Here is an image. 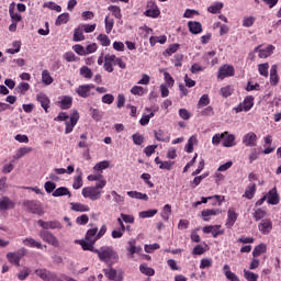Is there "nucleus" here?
I'll list each match as a JSON object with an SVG mask.
<instances>
[{
	"label": "nucleus",
	"mask_w": 281,
	"mask_h": 281,
	"mask_svg": "<svg viewBox=\"0 0 281 281\" xmlns=\"http://www.w3.org/2000/svg\"><path fill=\"white\" fill-rule=\"evenodd\" d=\"M139 271H140V273H144V276H149V277L155 276V269L149 268L146 265H140L139 266Z\"/></svg>",
	"instance_id": "nucleus-54"
},
{
	"label": "nucleus",
	"mask_w": 281,
	"mask_h": 281,
	"mask_svg": "<svg viewBox=\"0 0 281 281\" xmlns=\"http://www.w3.org/2000/svg\"><path fill=\"white\" fill-rule=\"evenodd\" d=\"M244 278L248 281H258V274L249 270H244Z\"/></svg>",
	"instance_id": "nucleus-62"
},
{
	"label": "nucleus",
	"mask_w": 281,
	"mask_h": 281,
	"mask_svg": "<svg viewBox=\"0 0 281 281\" xmlns=\"http://www.w3.org/2000/svg\"><path fill=\"white\" fill-rule=\"evenodd\" d=\"M82 31L86 32V34H91V32H95V27H98L97 24H80Z\"/></svg>",
	"instance_id": "nucleus-61"
},
{
	"label": "nucleus",
	"mask_w": 281,
	"mask_h": 281,
	"mask_svg": "<svg viewBox=\"0 0 281 281\" xmlns=\"http://www.w3.org/2000/svg\"><path fill=\"white\" fill-rule=\"evenodd\" d=\"M72 212H90L91 207L87 204H82L79 202H71L70 203Z\"/></svg>",
	"instance_id": "nucleus-30"
},
{
	"label": "nucleus",
	"mask_w": 281,
	"mask_h": 281,
	"mask_svg": "<svg viewBox=\"0 0 281 281\" xmlns=\"http://www.w3.org/2000/svg\"><path fill=\"white\" fill-rule=\"evenodd\" d=\"M136 240L135 239H131L127 245L130 246L127 248V251L130 254V256H135V254H139L142 251V246H135L136 245Z\"/></svg>",
	"instance_id": "nucleus-31"
},
{
	"label": "nucleus",
	"mask_w": 281,
	"mask_h": 281,
	"mask_svg": "<svg viewBox=\"0 0 281 281\" xmlns=\"http://www.w3.org/2000/svg\"><path fill=\"white\" fill-rule=\"evenodd\" d=\"M205 177H207V175L203 173L201 176H196L193 181L190 182V187L192 189L196 188L198 186H201V181H203V179H205Z\"/></svg>",
	"instance_id": "nucleus-56"
},
{
	"label": "nucleus",
	"mask_w": 281,
	"mask_h": 281,
	"mask_svg": "<svg viewBox=\"0 0 281 281\" xmlns=\"http://www.w3.org/2000/svg\"><path fill=\"white\" fill-rule=\"evenodd\" d=\"M267 251V245L265 244H259L258 246H256L252 250V256L255 258H258L260 256H262V254H265Z\"/></svg>",
	"instance_id": "nucleus-42"
},
{
	"label": "nucleus",
	"mask_w": 281,
	"mask_h": 281,
	"mask_svg": "<svg viewBox=\"0 0 281 281\" xmlns=\"http://www.w3.org/2000/svg\"><path fill=\"white\" fill-rule=\"evenodd\" d=\"M78 120H80V113L77 110H74L70 114L69 121H66L65 134L69 135V133L74 132L76 124H78Z\"/></svg>",
	"instance_id": "nucleus-7"
},
{
	"label": "nucleus",
	"mask_w": 281,
	"mask_h": 281,
	"mask_svg": "<svg viewBox=\"0 0 281 281\" xmlns=\"http://www.w3.org/2000/svg\"><path fill=\"white\" fill-rule=\"evenodd\" d=\"M64 60H66L67 63H77L78 57H76V54H74V52H66L64 54Z\"/></svg>",
	"instance_id": "nucleus-60"
},
{
	"label": "nucleus",
	"mask_w": 281,
	"mask_h": 281,
	"mask_svg": "<svg viewBox=\"0 0 281 281\" xmlns=\"http://www.w3.org/2000/svg\"><path fill=\"white\" fill-rule=\"evenodd\" d=\"M280 82V76H278V65H272L270 68V85L271 87H278Z\"/></svg>",
	"instance_id": "nucleus-25"
},
{
	"label": "nucleus",
	"mask_w": 281,
	"mask_h": 281,
	"mask_svg": "<svg viewBox=\"0 0 281 281\" xmlns=\"http://www.w3.org/2000/svg\"><path fill=\"white\" fill-rule=\"evenodd\" d=\"M276 50V46L273 45H268L266 48L260 49V46H257L255 48V52L259 53V58H269V56H271V54H273V52Z\"/></svg>",
	"instance_id": "nucleus-21"
},
{
	"label": "nucleus",
	"mask_w": 281,
	"mask_h": 281,
	"mask_svg": "<svg viewBox=\"0 0 281 281\" xmlns=\"http://www.w3.org/2000/svg\"><path fill=\"white\" fill-rule=\"evenodd\" d=\"M258 142V136L254 132H249L243 137V144L249 148H254Z\"/></svg>",
	"instance_id": "nucleus-16"
},
{
	"label": "nucleus",
	"mask_w": 281,
	"mask_h": 281,
	"mask_svg": "<svg viewBox=\"0 0 281 281\" xmlns=\"http://www.w3.org/2000/svg\"><path fill=\"white\" fill-rule=\"evenodd\" d=\"M72 41H75V43H80V41H85V31L81 29L80 25L75 29Z\"/></svg>",
	"instance_id": "nucleus-37"
},
{
	"label": "nucleus",
	"mask_w": 281,
	"mask_h": 281,
	"mask_svg": "<svg viewBox=\"0 0 281 281\" xmlns=\"http://www.w3.org/2000/svg\"><path fill=\"white\" fill-rule=\"evenodd\" d=\"M222 146H224V148H234V146H236V136L234 134H229V132H224Z\"/></svg>",
	"instance_id": "nucleus-13"
},
{
	"label": "nucleus",
	"mask_w": 281,
	"mask_h": 281,
	"mask_svg": "<svg viewBox=\"0 0 281 281\" xmlns=\"http://www.w3.org/2000/svg\"><path fill=\"white\" fill-rule=\"evenodd\" d=\"M256 183H250L246 187L245 193L243 194L244 199H248L249 201H251V199H254V196H256Z\"/></svg>",
	"instance_id": "nucleus-27"
},
{
	"label": "nucleus",
	"mask_w": 281,
	"mask_h": 281,
	"mask_svg": "<svg viewBox=\"0 0 281 281\" xmlns=\"http://www.w3.org/2000/svg\"><path fill=\"white\" fill-rule=\"evenodd\" d=\"M188 27L191 34H201V32H203V25L201 22L190 21L188 22Z\"/></svg>",
	"instance_id": "nucleus-26"
},
{
	"label": "nucleus",
	"mask_w": 281,
	"mask_h": 281,
	"mask_svg": "<svg viewBox=\"0 0 281 281\" xmlns=\"http://www.w3.org/2000/svg\"><path fill=\"white\" fill-rule=\"evenodd\" d=\"M97 41H99L102 47H109L111 45V40L105 34H99Z\"/></svg>",
	"instance_id": "nucleus-50"
},
{
	"label": "nucleus",
	"mask_w": 281,
	"mask_h": 281,
	"mask_svg": "<svg viewBox=\"0 0 281 281\" xmlns=\"http://www.w3.org/2000/svg\"><path fill=\"white\" fill-rule=\"evenodd\" d=\"M221 214V210L218 209H205L201 212V216L205 223L212 220V216H218Z\"/></svg>",
	"instance_id": "nucleus-20"
},
{
	"label": "nucleus",
	"mask_w": 281,
	"mask_h": 281,
	"mask_svg": "<svg viewBox=\"0 0 281 281\" xmlns=\"http://www.w3.org/2000/svg\"><path fill=\"white\" fill-rule=\"evenodd\" d=\"M37 225H40V227H42V229H44V231H47V229H63V224L59 221L45 222L43 220H38Z\"/></svg>",
	"instance_id": "nucleus-11"
},
{
	"label": "nucleus",
	"mask_w": 281,
	"mask_h": 281,
	"mask_svg": "<svg viewBox=\"0 0 281 281\" xmlns=\"http://www.w3.org/2000/svg\"><path fill=\"white\" fill-rule=\"evenodd\" d=\"M147 5H148V8H151V9H147L145 11V16H149L150 19H157L159 16V14H161L159 7H157V4H155V2L150 1V2H148Z\"/></svg>",
	"instance_id": "nucleus-17"
},
{
	"label": "nucleus",
	"mask_w": 281,
	"mask_h": 281,
	"mask_svg": "<svg viewBox=\"0 0 281 281\" xmlns=\"http://www.w3.org/2000/svg\"><path fill=\"white\" fill-rule=\"evenodd\" d=\"M35 274H37V277L44 281H63V279L60 277H58V274H56L55 272H52L47 269H41V268L36 269Z\"/></svg>",
	"instance_id": "nucleus-6"
},
{
	"label": "nucleus",
	"mask_w": 281,
	"mask_h": 281,
	"mask_svg": "<svg viewBox=\"0 0 281 281\" xmlns=\"http://www.w3.org/2000/svg\"><path fill=\"white\" fill-rule=\"evenodd\" d=\"M23 245L31 248L43 249V244L41 241H36L32 237L23 239Z\"/></svg>",
	"instance_id": "nucleus-33"
},
{
	"label": "nucleus",
	"mask_w": 281,
	"mask_h": 281,
	"mask_svg": "<svg viewBox=\"0 0 281 281\" xmlns=\"http://www.w3.org/2000/svg\"><path fill=\"white\" fill-rule=\"evenodd\" d=\"M23 206L26 207L27 212H31V214H37V216H43V214H45V211H43V206L38 201L26 200L23 202Z\"/></svg>",
	"instance_id": "nucleus-4"
},
{
	"label": "nucleus",
	"mask_w": 281,
	"mask_h": 281,
	"mask_svg": "<svg viewBox=\"0 0 281 281\" xmlns=\"http://www.w3.org/2000/svg\"><path fill=\"white\" fill-rule=\"evenodd\" d=\"M157 209L154 210H148V211H142L139 213V218H153V216H155V214H157Z\"/></svg>",
	"instance_id": "nucleus-55"
},
{
	"label": "nucleus",
	"mask_w": 281,
	"mask_h": 281,
	"mask_svg": "<svg viewBox=\"0 0 281 281\" xmlns=\"http://www.w3.org/2000/svg\"><path fill=\"white\" fill-rule=\"evenodd\" d=\"M101 262H117V252L113 247L103 246L100 249L94 250Z\"/></svg>",
	"instance_id": "nucleus-2"
},
{
	"label": "nucleus",
	"mask_w": 281,
	"mask_h": 281,
	"mask_svg": "<svg viewBox=\"0 0 281 281\" xmlns=\"http://www.w3.org/2000/svg\"><path fill=\"white\" fill-rule=\"evenodd\" d=\"M106 278H109V280H114V281H123L124 278H122V276H117V270L111 268L110 270H108L105 272Z\"/></svg>",
	"instance_id": "nucleus-39"
},
{
	"label": "nucleus",
	"mask_w": 281,
	"mask_h": 281,
	"mask_svg": "<svg viewBox=\"0 0 281 281\" xmlns=\"http://www.w3.org/2000/svg\"><path fill=\"white\" fill-rule=\"evenodd\" d=\"M254 95H247L241 103H239L237 106L233 108V111L235 113H248L250 109H254Z\"/></svg>",
	"instance_id": "nucleus-5"
},
{
	"label": "nucleus",
	"mask_w": 281,
	"mask_h": 281,
	"mask_svg": "<svg viewBox=\"0 0 281 281\" xmlns=\"http://www.w3.org/2000/svg\"><path fill=\"white\" fill-rule=\"evenodd\" d=\"M104 23H105V32L106 34H109L110 32H112L113 25H115V21L109 16H105Z\"/></svg>",
	"instance_id": "nucleus-58"
},
{
	"label": "nucleus",
	"mask_w": 281,
	"mask_h": 281,
	"mask_svg": "<svg viewBox=\"0 0 281 281\" xmlns=\"http://www.w3.org/2000/svg\"><path fill=\"white\" fill-rule=\"evenodd\" d=\"M115 60V55L106 54L104 56V69L108 71V74H113V65Z\"/></svg>",
	"instance_id": "nucleus-23"
},
{
	"label": "nucleus",
	"mask_w": 281,
	"mask_h": 281,
	"mask_svg": "<svg viewBox=\"0 0 281 281\" xmlns=\"http://www.w3.org/2000/svg\"><path fill=\"white\" fill-rule=\"evenodd\" d=\"M238 221V213L234 209H228L227 211V220L225 226L227 229H232L234 227V224Z\"/></svg>",
	"instance_id": "nucleus-18"
},
{
	"label": "nucleus",
	"mask_w": 281,
	"mask_h": 281,
	"mask_svg": "<svg viewBox=\"0 0 281 281\" xmlns=\"http://www.w3.org/2000/svg\"><path fill=\"white\" fill-rule=\"evenodd\" d=\"M207 104H210V95L203 94L198 102V109H203V106H207Z\"/></svg>",
	"instance_id": "nucleus-57"
},
{
	"label": "nucleus",
	"mask_w": 281,
	"mask_h": 281,
	"mask_svg": "<svg viewBox=\"0 0 281 281\" xmlns=\"http://www.w3.org/2000/svg\"><path fill=\"white\" fill-rule=\"evenodd\" d=\"M180 47H181V44H171L162 53V56H165V57L172 56V54H177V52L179 50Z\"/></svg>",
	"instance_id": "nucleus-38"
},
{
	"label": "nucleus",
	"mask_w": 281,
	"mask_h": 281,
	"mask_svg": "<svg viewBox=\"0 0 281 281\" xmlns=\"http://www.w3.org/2000/svg\"><path fill=\"white\" fill-rule=\"evenodd\" d=\"M109 12L112 13V16H114L115 19H122V9H120V7L117 5H110L108 7Z\"/></svg>",
	"instance_id": "nucleus-46"
},
{
	"label": "nucleus",
	"mask_w": 281,
	"mask_h": 281,
	"mask_svg": "<svg viewBox=\"0 0 281 281\" xmlns=\"http://www.w3.org/2000/svg\"><path fill=\"white\" fill-rule=\"evenodd\" d=\"M154 135L157 142H170V136H166V132H164V130L155 131Z\"/></svg>",
	"instance_id": "nucleus-41"
},
{
	"label": "nucleus",
	"mask_w": 281,
	"mask_h": 281,
	"mask_svg": "<svg viewBox=\"0 0 281 281\" xmlns=\"http://www.w3.org/2000/svg\"><path fill=\"white\" fill-rule=\"evenodd\" d=\"M132 139H133V143L135 144V146H142V144H144V142H145L144 135H142L139 133L133 134Z\"/></svg>",
	"instance_id": "nucleus-52"
},
{
	"label": "nucleus",
	"mask_w": 281,
	"mask_h": 281,
	"mask_svg": "<svg viewBox=\"0 0 281 281\" xmlns=\"http://www.w3.org/2000/svg\"><path fill=\"white\" fill-rule=\"evenodd\" d=\"M40 238H42V240L44 243H47L48 245H52V247H59L60 243L58 241V238L55 237L52 232L49 231H41L40 232Z\"/></svg>",
	"instance_id": "nucleus-8"
},
{
	"label": "nucleus",
	"mask_w": 281,
	"mask_h": 281,
	"mask_svg": "<svg viewBox=\"0 0 281 281\" xmlns=\"http://www.w3.org/2000/svg\"><path fill=\"white\" fill-rule=\"evenodd\" d=\"M234 93V87L233 86H225L222 87L220 90V94L222 98H229Z\"/></svg>",
	"instance_id": "nucleus-43"
},
{
	"label": "nucleus",
	"mask_w": 281,
	"mask_h": 281,
	"mask_svg": "<svg viewBox=\"0 0 281 281\" xmlns=\"http://www.w3.org/2000/svg\"><path fill=\"white\" fill-rule=\"evenodd\" d=\"M127 196L138 199V201H148V194L138 191H127Z\"/></svg>",
	"instance_id": "nucleus-36"
},
{
	"label": "nucleus",
	"mask_w": 281,
	"mask_h": 281,
	"mask_svg": "<svg viewBox=\"0 0 281 281\" xmlns=\"http://www.w3.org/2000/svg\"><path fill=\"white\" fill-rule=\"evenodd\" d=\"M26 255H27V249L20 248L14 252H8L7 260L10 262V265H14L15 267H21V259L25 258Z\"/></svg>",
	"instance_id": "nucleus-3"
},
{
	"label": "nucleus",
	"mask_w": 281,
	"mask_h": 281,
	"mask_svg": "<svg viewBox=\"0 0 281 281\" xmlns=\"http://www.w3.org/2000/svg\"><path fill=\"white\" fill-rule=\"evenodd\" d=\"M258 71L260 76H263L265 78H269V63L259 64Z\"/></svg>",
	"instance_id": "nucleus-49"
},
{
	"label": "nucleus",
	"mask_w": 281,
	"mask_h": 281,
	"mask_svg": "<svg viewBox=\"0 0 281 281\" xmlns=\"http://www.w3.org/2000/svg\"><path fill=\"white\" fill-rule=\"evenodd\" d=\"M66 23H69V13H61L58 15V18L55 21V25H65Z\"/></svg>",
	"instance_id": "nucleus-47"
},
{
	"label": "nucleus",
	"mask_w": 281,
	"mask_h": 281,
	"mask_svg": "<svg viewBox=\"0 0 281 281\" xmlns=\"http://www.w3.org/2000/svg\"><path fill=\"white\" fill-rule=\"evenodd\" d=\"M42 82H44L46 86H49L54 82V78L49 74V70H43L42 71Z\"/></svg>",
	"instance_id": "nucleus-45"
},
{
	"label": "nucleus",
	"mask_w": 281,
	"mask_h": 281,
	"mask_svg": "<svg viewBox=\"0 0 281 281\" xmlns=\"http://www.w3.org/2000/svg\"><path fill=\"white\" fill-rule=\"evenodd\" d=\"M80 76H82V78H86L87 80H91V78H93V71L91 70V68L82 66L80 68Z\"/></svg>",
	"instance_id": "nucleus-44"
},
{
	"label": "nucleus",
	"mask_w": 281,
	"mask_h": 281,
	"mask_svg": "<svg viewBox=\"0 0 281 281\" xmlns=\"http://www.w3.org/2000/svg\"><path fill=\"white\" fill-rule=\"evenodd\" d=\"M32 150H34L32 147H27V146L21 147L16 150L13 158L21 159V158L25 157V155H30V153H32Z\"/></svg>",
	"instance_id": "nucleus-34"
},
{
	"label": "nucleus",
	"mask_w": 281,
	"mask_h": 281,
	"mask_svg": "<svg viewBox=\"0 0 281 281\" xmlns=\"http://www.w3.org/2000/svg\"><path fill=\"white\" fill-rule=\"evenodd\" d=\"M86 240H94V243H98V240H100L98 238V227H93L87 231L86 236H85Z\"/></svg>",
	"instance_id": "nucleus-35"
},
{
	"label": "nucleus",
	"mask_w": 281,
	"mask_h": 281,
	"mask_svg": "<svg viewBox=\"0 0 281 281\" xmlns=\"http://www.w3.org/2000/svg\"><path fill=\"white\" fill-rule=\"evenodd\" d=\"M91 89H95L93 83L81 85L76 89V93L79 98H90V95H93V93H91Z\"/></svg>",
	"instance_id": "nucleus-10"
},
{
	"label": "nucleus",
	"mask_w": 281,
	"mask_h": 281,
	"mask_svg": "<svg viewBox=\"0 0 281 281\" xmlns=\"http://www.w3.org/2000/svg\"><path fill=\"white\" fill-rule=\"evenodd\" d=\"M212 267V259L203 258L200 262V269H210Z\"/></svg>",
	"instance_id": "nucleus-64"
},
{
	"label": "nucleus",
	"mask_w": 281,
	"mask_h": 281,
	"mask_svg": "<svg viewBox=\"0 0 281 281\" xmlns=\"http://www.w3.org/2000/svg\"><path fill=\"white\" fill-rule=\"evenodd\" d=\"M236 74L234 66L232 65H223L218 69L217 78L220 80H225V78H232Z\"/></svg>",
	"instance_id": "nucleus-9"
},
{
	"label": "nucleus",
	"mask_w": 281,
	"mask_h": 281,
	"mask_svg": "<svg viewBox=\"0 0 281 281\" xmlns=\"http://www.w3.org/2000/svg\"><path fill=\"white\" fill-rule=\"evenodd\" d=\"M16 207V203L10 200L8 196H2L0 200V211L5 212V210H14Z\"/></svg>",
	"instance_id": "nucleus-19"
},
{
	"label": "nucleus",
	"mask_w": 281,
	"mask_h": 281,
	"mask_svg": "<svg viewBox=\"0 0 281 281\" xmlns=\"http://www.w3.org/2000/svg\"><path fill=\"white\" fill-rule=\"evenodd\" d=\"M258 229L259 232H261V234H270V232L273 229V223L271 222V220H263L258 225Z\"/></svg>",
	"instance_id": "nucleus-22"
},
{
	"label": "nucleus",
	"mask_w": 281,
	"mask_h": 281,
	"mask_svg": "<svg viewBox=\"0 0 281 281\" xmlns=\"http://www.w3.org/2000/svg\"><path fill=\"white\" fill-rule=\"evenodd\" d=\"M223 271H224V276H225L226 280H228V281H240L238 276L236 273L232 272V270L229 268V265H224Z\"/></svg>",
	"instance_id": "nucleus-28"
},
{
	"label": "nucleus",
	"mask_w": 281,
	"mask_h": 281,
	"mask_svg": "<svg viewBox=\"0 0 281 281\" xmlns=\"http://www.w3.org/2000/svg\"><path fill=\"white\" fill-rule=\"evenodd\" d=\"M106 186V180H101L97 182L94 187H86L82 189L81 194L85 199H90V201H99L102 198V190Z\"/></svg>",
	"instance_id": "nucleus-1"
},
{
	"label": "nucleus",
	"mask_w": 281,
	"mask_h": 281,
	"mask_svg": "<svg viewBox=\"0 0 281 281\" xmlns=\"http://www.w3.org/2000/svg\"><path fill=\"white\" fill-rule=\"evenodd\" d=\"M79 245L81 246V249H83V251H92V254H95V251H98V249L93 247V245H95V240L81 239L79 240Z\"/></svg>",
	"instance_id": "nucleus-24"
},
{
	"label": "nucleus",
	"mask_w": 281,
	"mask_h": 281,
	"mask_svg": "<svg viewBox=\"0 0 281 281\" xmlns=\"http://www.w3.org/2000/svg\"><path fill=\"white\" fill-rule=\"evenodd\" d=\"M171 214H172V206L170 204H166L161 213V218H164V221H169Z\"/></svg>",
	"instance_id": "nucleus-51"
},
{
	"label": "nucleus",
	"mask_w": 281,
	"mask_h": 281,
	"mask_svg": "<svg viewBox=\"0 0 281 281\" xmlns=\"http://www.w3.org/2000/svg\"><path fill=\"white\" fill-rule=\"evenodd\" d=\"M110 165H111V162H109V160H103V161L98 162L93 167V170H95V172H100V170H106V168H109Z\"/></svg>",
	"instance_id": "nucleus-53"
},
{
	"label": "nucleus",
	"mask_w": 281,
	"mask_h": 281,
	"mask_svg": "<svg viewBox=\"0 0 281 281\" xmlns=\"http://www.w3.org/2000/svg\"><path fill=\"white\" fill-rule=\"evenodd\" d=\"M53 196H68L71 199V191L67 187H59L53 192Z\"/></svg>",
	"instance_id": "nucleus-32"
},
{
	"label": "nucleus",
	"mask_w": 281,
	"mask_h": 281,
	"mask_svg": "<svg viewBox=\"0 0 281 281\" xmlns=\"http://www.w3.org/2000/svg\"><path fill=\"white\" fill-rule=\"evenodd\" d=\"M267 216V211L262 209H257L254 213L255 221H262Z\"/></svg>",
	"instance_id": "nucleus-59"
},
{
	"label": "nucleus",
	"mask_w": 281,
	"mask_h": 281,
	"mask_svg": "<svg viewBox=\"0 0 281 281\" xmlns=\"http://www.w3.org/2000/svg\"><path fill=\"white\" fill-rule=\"evenodd\" d=\"M90 115L92 117V120H94L95 122H100V120H102V116L104 115L103 111H100L98 109H90Z\"/></svg>",
	"instance_id": "nucleus-48"
},
{
	"label": "nucleus",
	"mask_w": 281,
	"mask_h": 281,
	"mask_svg": "<svg viewBox=\"0 0 281 281\" xmlns=\"http://www.w3.org/2000/svg\"><path fill=\"white\" fill-rule=\"evenodd\" d=\"M204 234H212L213 238H218V236H223L225 231L221 229V225H209L203 227Z\"/></svg>",
	"instance_id": "nucleus-14"
},
{
	"label": "nucleus",
	"mask_w": 281,
	"mask_h": 281,
	"mask_svg": "<svg viewBox=\"0 0 281 281\" xmlns=\"http://www.w3.org/2000/svg\"><path fill=\"white\" fill-rule=\"evenodd\" d=\"M36 101L41 104L42 109H44L45 113H49L52 100H49V97H47V94L43 92L37 93Z\"/></svg>",
	"instance_id": "nucleus-12"
},
{
	"label": "nucleus",
	"mask_w": 281,
	"mask_h": 281,
	"mask_svg": "<svg viewBox=\"0 0 281 281\" xmlns=\"http://www.w3.org/2000/svg\"><path fill=\"white\" fill-rule=\"evenodd\" d=\"M267 203L269 205H278L280 203V194H278V189L274 187L272 188L267 194Z\"/></svg>",
	"instance_id": "nucleus-15"
},
{
	"label": "nucleus",
	"mask_w": 281,
	"mask_h": 281,
	"mask_svg": "<svg viewBox=\"0 0 281 281\" xmlns=\"http://www.w3.org/2000/svg\"><path fill=\"white\" fill-rule=\"evenodd\" d=\"M223 2H215L207 8V12H210L211 14H220L223 10Z\"/></svg>",
	"instance_id": "nucleus-40"
},
{
	"label": "nucleus",
	"mask_w": 281,
	"mask_h": 281,
	"mask_svg": "<svg viewBox=\"0 0 281 281\" xmlns=\"http://www.w3.org/2000/svg\"><path fill=\"white\" fill-rule=\"evenodd\" d=\"M74 104V98L65 95L63 99L59 101V108L61 111H67L69 108Z\"/></svg>",
	"instance_id": "nucleus-29"
},
{
	"label": "nucleus",
	"mask_w": 281,
	"mask_h": 281,
	"mask_svg": "<svg viewBox=\"0 0 281 281\" xmlns=\"http://www.w3.org/2000/svg\"><path fill=\"white\" fill-rule=\"evenodd\" d=\"M44 189L46 190L47 194H52V192L56 191V184L52 181H47L44 184Z\"/></svg>",
	"instance_id": "nucleus-63"
}]
</instances>
